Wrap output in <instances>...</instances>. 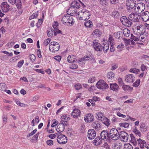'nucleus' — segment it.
<instances>
[{
  "label": "nucleus",
  "mask_w": 149,
  "mask_h": 149,
  "mask_svg": "<svg viewBox=\"0 0 149 149\" xmlns=\"http://www.w3.org/2000/svg\"><path fill=\"white\" fill-rule=\"evenodd\" d=\"M77 17L80 20H86L90 17L91 13L90 12L86 10H82L79 12L77 15Z\"/></svg>",
  "instance_id": "obj_1"
},
{
  "label": "nucleus",
  "mask_w": 149,
  "mask_h": 149,
  "mask_svg": "<svg viewBox=\"0 0 149 149\" xmlns=\"http://www.w3.org/2000/svg\"><path fill=\"white\" fill-rule=\"evenodd\" d=\"M109 136L110 140L111 139L113 140H117L120 138V132L115 128L111 129L109 131Z\"/></svg>",
  "instance_id": "obj_2"
},
{
  "label": "nucleus",
  "mask_w": 149,
  "mask_h": 149,
  "mask_svg": "<svg viewBox=\"0 0 149 149\" xmlns=\"http://www.w3.org/2000/svg\"><path fill=\"white\" fill-rule=\"evenodd\" d=\"M60 45L58 43L55 41L52 42L49 44V49L53 53L58 51L59 50Z\"/></svg>",
  "instance_id": "obj_3"
},
{
  "label": "nucleus",
  "mask_w": 149,
  "mask_h": 149,
  "mask_svg": "<svg viewBox=\"0 0 149 149\" xmlns=\"http://www.w3.org/2000/svg\"><path fill=\"white\" fill-rule=\"evenodd\" d=\"M68 124L67 121L61 120L60 123L57 126V128L56 129L57 132H61L64 130L65 126H67Z\"/></svg>",
  "instance_id": "obj_4"
},
{
  "label": "nucleus",
  "mask_w": 149,
  "mask_h": 149,
  "mask_svg": "<svg viewBox=\"0 0 149 149\" xmlns=\"http://www.w3.org/2000/svg\"><path fill=\"white\" fill-rule=\"evenodd\" d=\"M120 21L123 24L128 27H130L132 24V22L126 16H123L120 19Z\"/></svg>",
  "instance_id": "obj_5"
},
{
  "label": "nucleus",
  "mask_w": 149,
  "mask_h": 149,
  "mask_svg": "<svg viewBox=\"0 0 149 149\" xmlns=\"http://www.w3.org/2000/svg\"><path fill=\"white\" fill-rule=\"evenodd\" d=\"M96 86L98 88L104 90L109 87L108 84L104 80H99L96 84Z\"/></svg>",
  "instance_id": "obj_6"
},
{
  "label": "nucleus",
  "mask_w": 149,
  "mask_h": 149,
  "mask_svg": "<svg viewBox=\"0 0 149 149\" xmlns=\"http://www.w3.org/2000/svg\"><path fill=\"white\" fill-rule=\"evenodd\" d=\"M136 1L135 0H128L126 3L127 8L128 10L133 9L134 10L136 9Z\"/></svg>",
  "instance_id": "obj_7"
},
{
  "label": "nucleus",
  "mask_w": 149,
  "mask_h": 149,
  "mask_svg": "<svg viewBox=\"0 0 149 149\" xmlns=\"http://www.w3.org/2000/svg\"><path fill=\"white\" fill-rule=\"evenodd\" d=\"M57 140L58 143L60 144H65L67 142V139L65 136L60 134L58 136Z\"/></svg>",
  "instance_id": "obj_8"
},
{
  "label": "nucleus",
  "mask_w": 149,
  "mask_h": 149,
  "mask_svg": "<svg viewBox=\"0 0 149 149\" xmlns=\"http://www.w3.org/2000/svg\"><path fill=\"white\" fill-rule=\"evenodd\" d=\"M140 17L138 15V14L134 13H132L128 16V18L131 21L135 22H138L139 21Z\"/></svg>",
  "instance_id": "obj_9"
},
{
  "label": "nucleus",
  "mask_w": 149,
  "mask_h": 149,
  "mask_svg": "<svg viewBox=\"0 0 149 149\" xmlns=\"http://www.w3.org/2000/svg\"><path fill=\"white\" fill-rule=\"evenodd\" d=\"M120 137L121 140L124 142L127 141L129 138V135L128 133L124 131L120 132Z\"/></svg>",
  "instance_id": "obj_10"
},
{
  "label": "nucleus",
  "mask_w": 149,
  "mask_h": 149,
  "mask_svg": "<svg viewBox=\"0 0 149 149\" xmlns=\"http://www.w3.org/2000/svg\"><path fill=\"white\" fill-rule=\"evenodd\" d=\"M100 136L102 139L104 140H110L109 133L107 130H103L100 133Z\"/></svg>",
  "instance_id": "obj_11"
},
{
  "label": "nucleus",
  "mask_w": 149,
  "mask_h": 149,
  "mask_svg": "<svg viewBox=\"0 0 149 149\" xmlns=\"http://www.w3.org/2000/svg\"><path fill=\"white\" fill-rule=\"evenodd\" d=\"M137 9L138 11L136 10V9L134 10V12L135 13L138 12V13H141V12L144 10L145 8V4L142 3H139L137 5Z\"/></svg>",
  "instance_id": "obj_12"
},
{
  "label": "nucleus",
  "mask_w": 149,
  "mask_h": 149,
  "mask_svg": "<svg viewBox=\"0 0 149 149\" xmlns=\"http://www.w3.org/2000/svg\"><path fill=\"white\" fill-rule=\"evenodd\" d=\"M93 45L96 51L99 52L102 51V47L100 44L98 43L97 40H94L93 41Z\"/></svg>",
  "instance_id": "obj_13"
},
{
  "label": "nucleus",
  "mask_w": 149,
  "mask_h": 149,
  "mask_svg": "<svg viewBox=\"0 0 149 149\" xmlns=\"http://www.w3.org/2000/svg\"><path fill=\"white\" fill-rule=\"evenodd\" d=\"M96 136L95 131L93 129L89 130L88 132V137L90 139H94Z\"/></svg>",
  "instance_id": "obj_14"
},
{
  "label": "nucleus",
  "mask_w": 149,
  "mask_h": 149,
  "mask_svg": "<svg viewBox=\"0 0 149 149\" xmlns=\"http://www.w3.org/2000/svg\"><path fill=\"white\" fill-rule=\"evenodd\" d=\"M10 6L7 2H3L1 4V7L3 12H7L10 10Z\"/></svg>",
  "instance_id": "obj_15"
},
{
  "label": "nucleus",
  "mask_w": 149,
  "mask_h": 149,
  "mask_svg": "<svg viewBox=\"0 0 149 149\" xmlns=\"http://www.w3.org/2000/svg\"><path fill=\"white\" fill-rule=\"evenodd\" d=\"M94 120V117L92 114H87L84 117V120L86 122H91Z\"/></svg>",
  "instance_id": "obj_16"
},
{
  "label": "nucleus",
  "mask_w": 149,
  "mask_h": 149,
  "mask_svg": "<svg viewBox=\"0 0 149 149\" xmlns=\"http://www.w3.org/2000/svg\"><path fill=\"white\" fill-rule=\"evenodd\" d=\"M80 4L77 1H74L72 3L71 6L69 8V10H71L72 9H75L76 8L79 9L80 8Z\"/></svg>",
  "instance_id": "obj_17"
},
{
  "label": "nucleus",
  "mask_w": 149,
  "mask_h": 149,
  "mask_svg": "<svg viewBox=\"0 0 149 149\" xmlns=\"http://www.w3.org/2000/svg\"><path fill=\"white\" fill-rule=\"evenodd\" d=\"M141 19L145 22L149 20V12L146 11L143 12L142 14Z\"/></svg>",
  "instance_id": "obj_18"
},
{
  "label": "nucleus",
  "mask_w": 149,
  "mask_h": 149,
  "mask_svg": "<svg viewBox=\"0 0 149 149\" xmlns=\"http://www.w3.org/2000/svg\"><path fill=\"white\" fill-rule=\"evenodd\" d=\"M125 80L127 82L132 83L135 80V77L132 74H128L125 77Z\"/></svg>",
  "instance_id": "obj_19"
},
{
  "label": "nucleus",
  "mask_w": 149,
  "mask_h": 149,
  "mask_svg": "<svg viewBox=\"0 0 149 149\" xmlns=\"http://www.w3.org/2000/svg\"><path fill=\"white\" fill-rule=\"evenodd\" d=\"M81 113L80 111L78 109H74L73 110L72 113V115L73 116L74 118H76L79 116Z\"/></svg>",
  "instance_id": "obj_20"
},
{
  "label": "nucleus",
  "mask_w": 149,
  "mask_h": 149,
  "mask_svg": "<svg viewBox=\"0 0 149 149\" xmlns=\"http://www.w3.org/2000/svg\"><path fill=\"white\" fill-rule=\"evenodd\" d=\"M137 141L138 142L139 146L142 149L144 148V146H145V145L147 144L146 142L144 140L141 139L140 138L137 139Z\"/></svg>",
  "instance_id": "obj_21"
},
{
  "label": "nucleus",
  "mask_w": 149,
  "mask_h": 149,
  "mask_svg": "<svg viewBox=\"0 0 149 149\" xmlns=\"http://www.w3.org/2000/svg\"><path fill=\"white\" fill-rule=\"evenodd\" d=\"M110 88L111 90L115 91H118L119 89L118 86L116 83L110 84Z\"/></svg>",
  "instance_id": "obj_22"
},
{
  "label": "nucleus",
  "mask_w": 149,
  "mask_h": 149,
  "mask_svg": "<svg viewBox=\"0 0 149 149\" xmlns=\"http://www.w3.org/2000/svg\"><path fill=\"white\" fill-rule=\"evenodd\" d=\"M54 31H55L51 27H50L47 30V35L49 37H52L54 35Z\"/></svg>",
  "instance_id": "obj_23"
},
{
  "label": "nucleus",
  "mask_w": 149,
  "mask_h": 149,
  "mask_svg": "<svg viewBox=\"0 0 149 149\" xmlns=\"http://www.w3.org/2000/svg\"><path fill=\"white\" fill-rule=\"evenodd\" d=\"M69 14L66 15L62 17L61 21L63 24L67 25L68 21V19H69Z\"/></svg>",
  "instance_id": "obj_24"
},
{
  "label": "nucleus",
  "mask_w": 149,
  "mask_h": 149,
  "mask_svg": "<svg viewBox=\"0 0 149 149\" xmlns=\"http://www.w3.org/2000/svg\"><path fill=\"white\" fill-rule=\"evenodd\" d=\"M147 128L148 126L145 123H142L140 125V130L143 132L147 131Z\"/></svg>",
  "instance_id": "obj_25"
},
{
  "label": "nucleus",
  "mask_w": 149,
  "mask_h": 149,
  "mask_svg": "<svg viewBox=\"0 0 149 149\" xmlns=\"http://www.w3.org/2000/svg\"><path fill=\"white\" fill-rule=\"evenodd\" d=\"M102 140L99 136L97 137L94 141V143L97 146L100 145L102 143Z\"/></svg>",
  "instance_id": "obj_26"
},
{
  "label": "nucleus",
  "mask_w": 149,
  "mask_h": 149,
  "mask_svg": "<svg viewBox=\"0 0 149 149\" xmlns=\"http://www.w3.org/2000/svg\"><path fill=\"white\" fill-rule=\"evenodd\" d=\"M102 123L106 126H108L110 125V121L107 118L104 117L102 121H101Z\"/></svg>",
  "instance_id": "obj_27"
},
{
  "label": "nucleus",
  "mask_w": 149,
  "mask_h": 149,
  "mask_svg": "<svg viewBox=\"0 0 149 149\" xmlns=\"http://www.w3.org/2000/svg\"><path fill=\"white\" fill-rule=\"evenodd\" d=\"M76 56L74 55H69L68 57V61L69 63L74 62L75 61Z\"/></svg>",
  "instance_id": "obj_28"
},
{
  "label": "nucleus",
  "mask_w": 149,
  "mask_h": 149,
  "mask_svg": "<svg viewBox=\"0 0 149 149\" xmlns=\"http://www.w3.org/2000/svg\"><path fill=\"white\" fill-rule=\"evenodd\" d=\"M131 36L130 38L132 39V40H133L136 41H141V40L140 39V36H136L134 35L132 33H131Z\"/></svg>",
  "instance_id": "obj_29"
},
{
  "label": "nucleus",
  "mask_w": 149,
  "mask_h": 149,
  "mask_svg": "<svg viewBox=\"0 0 149 149\" xmlns=\"http://www.w3.org/2000/svg\"><path fill=\"white\" fill-rule=\"evenodd\" d=\"M96 117L99 120L102 121L103 118V116L101 112H98L96 113Z\"/></svg>",
  "instance_id": "obj_30"
},
{
  "label": "nucleus",
  "mask_w": 149,
  "mask_h": 149,
  "mask_svg": "<svg viewBox=\"0 0 149 149\" xmlns=\"http://www.w3.org/2000/svg\"><path fill=\"white\" fill-rule=\"evenodd\" d=\"M112 15L114 17L116 18H117L120 17V13L117 11H113Z\"/></svg>",
  "instance_id": "obj_31"
},
{
  "label": "nucleus",
  "mask_w": 149,
  "mask_h": 149,
  "mask_svg": "<svg viewBox=\"0 0 149 149\" xmlns=\"http://www.w3.org/2000/svg\"><path fill=\"white\" fill-rule=\"evenodd\" d=\"M109 43L106 42L104 45L102 47V49L105 53L107 52L109 49Z\"/></svg>",
  "instance_id": "obj_32"
},
{
  "label": "nucleus",
  "mask_w": 149,
  "mask_h": 149,
  "mask_svg": "<svg viewBox=\"0 0 149 149\" xmlns=\"http://www.w3.org/2000/svg\"><path fill=\"white\" fill-rule=\"evenodd\" d=\"M101 33L100 32L99 29H95L92 33V35L95 37H98L101 35Z\"/></svg>",
  "instance_id": "obj_33"
},
{
  "label": "nucleus",
  "mask_w": 149,
  "mask_h": 149,
  "mask_svg": "<svg viewBox=\"0 0 149 149\" xmlns=\"http://www.w3.org/2000/svg\"><path fill=\"white\" fill-rule=\"evenodd\" d=\"M123 32L125 36L126 37H129L130 36V31L129 30L125 29H123Z\"/></svg>",
  "instance_id": "obj_34"
},
{
  "label": "nucleus",
  "mask_w": 149,
  "mask_h": 149,
  "mask_svg": "<svg viewBox=\"0 0 149 149\" xmlns=\"http://www.w3.org/2000/svg\"><path fill=\"white\" fill-rule=\"evenodd\" d=\"M114 74L112 72L108 73L107 75V77L109 79L112 80L114 79Z\"/></svg>",
  "instance_id": "obj_35"
},
{
  "label": "nucleus",
  "mask_w": 149,
  "mask_h": 149,
  "mask_svg": "<svg viewBox=\"0 0 149 149\" xmlns=\"http://www.w3.org/2000/svg\"><path fill=\"white\" fill-rule=\"evenodd\" d=\"M84 25L86 27L91 28L93 26L92 22L90 20H89L85 22Z\"/></svg>",
  "instance_id": "obj_36"
},
{
  "label": "nucleus",
  "mask_w": 149,
  "mask_h": 149,
  "mask_svg": "<svg viewBox=\"0 0 149 149\" xmlns=\"http://www.w3.org/2000/svg\"><path fill=\"white\" fill-rule=\"evenodd\" d=\"M124 149H133L132 146L130 143L125 144L124 145Z\"/></svg>",
  "instance_id": "obj_37"
},
{
  "label": "nucleus",
  "mask_w": 149,
  "mask_h": 149,
  "mask_svg": "<svg viewBox=\"0 0 149 149\" xmlns=\"http://www.w3.org/2000/svg\"><path fill=\"white\" fill-rule=\"evenodd\" d=\"M119 125L120 127H123L125 128H127L129 126V124L127 123H120Z\"/></svg>",
  "instance_id": "obj_38"
},
{
  "label": "nucleus",
  "mask_w": 149,
  "mask_h": 149,
  "mask_svg": "<svg viewBox=\"0 0 149 149\" xmlns=\"http://www.w3.org/2000/svg\"><path fill=\"white\" fill-rule=\"evenodd\" d=\"M141 30H140V29H136V30L134 32V34L135 35L139 36L141 37Z\"/></svg>",
  "instance_id": "obj_39"
},
{
  "label": "nucleus",
  "mask_w": 149,
  "mask_h": 149,
  "mask_svg": "<svg viewBox=\"0 0 149 149\" xmlns=\"http://www.w3.org/2000/svg\"><path fill=\"white\" fill-rule=\"evenodd\" d=\"M51 40V39L49 38L45 39L43 42V45L45 46H47L50 43Z\"/></svg>",
  "instance_id": "obj_40"
},
{
  "label": "nucleus",
  "mask_w": 149,
  "mask_h": 149,
  "mask_svg": "<svg viewBox=\"0 0 149 149\" xmlns=\"http://www.w3.org/2000/svg\"><path fill=\"white\" fill-rule=\"evenodd\" d=\"M61 118L62 119V120H64V121L67 122L68 120L70 119V118L69 117H68L66 115H64L62 116H61Z\"/></svg>",
  "instance_id": "obj_41"
},
{
  "label": "nucleus",
  "mask_w": 149,
  "mask_h": 149,
  "mask_svg": "<svg viewBox=\"0 0 149 149\" xmlns=\"http://www.w3.org/2000/svg\"><path fill=\"white\" fill-rule=\"evenodd\" d=\"M139 71H140V70L139 69H136L135 68H131L130 70V72H133L134 73H137Z\"/></svg>",
  "instance_id": "obj_42"
},
{
  "label": "nucleus",
  "mask_w": 149,
  "mask_h": 149,
  "mask_svg": "<svg viewBox=\"0 0 149 149\" xmlns=\"http://www.w3.org/2000/svg\"><path fill=\"white\" fill-rule=\"evenodd\" d=\"M133 132L136 135L138 136L139 137L141 136V133L139 130H137L136 127H135V129L133 130Z\"/></svg>",
  "instance_id": "obj_43"
},
{
  "label": "nucleus",
  "mask_w": 149,
  "mask_h": 149,
  "mask_svg": "<svg viewBox=\"0 0 149 149\" xmlns=\"http://www.w3.org/2000/svg\"><path fill=\"white\" fill-rule=\"evenodd\" d=\"M6 88V84L3 83H1L0 84V90L1 91H5Z\"/></svg>",
  "instance_id": "obj_44"
},
{
  "label": "nucleus",
  "mask_w": 149,
  "mask_h": 149,
  "mask_svg": "<svg viewBox=\"0 0 149 149\" xmlns=\"http://www.w3.org/2000/svg\"><path fill=\"white\" fill-rule=\"evenodd\" d=\"M115 149H120L122 148V145L120 143H116L114 146Z\"/></svg>",
  "instance_id": "obj_45"
},
{
  "label": "nucleus",
  "mask_w": 149,
  "mask_h": 149,
  "mask_svg": "<svg viewBox=\"0 0 149 149\" xmlns=\"http://www.w3.org/2000/svg\"><path fill=\"white\" fill-rule=\"evenodd\" d=\"M140 81L139 79H138L133 84V86L136 87H137L140 84Z\"/></svg>",
  "instance_id": "obj_46"
},
{
  "label": "nucleus",
  "mask_w": 149,
  "mask_h": 149,
  "mask_svg": "<svg viewBox=\"0 0 149 149\" xmlns=\"http://www.w3.org/2000/svg\"><path fill=\"white\" fill-rule=\"evenodd\" d=\"M38 12H37L35 13H33L31 16L29 17V19H31L33 18H35L38 15Z\"/></svg>",
  "instance_id": "obj_47"
},
{
  "label": "nucleus",
  "mask_w": 149,
  "mask_h": 149,
  "mask_svg": "<svg viewBox=\"0 0 149 149\" xmlns=\"http://www.w3.org/2000/svg\"><path fill=\"white\" fill-rule=\"evenodd\" d=\"M74 87L76 90H79L82 88V86L80 83H77L74 85Z\"/></svg>",
  "instance_id": "obj_48"
},
{
  "label": "nucleus",
  "mask_w": 149,
  "mask_h": 149,
  "mask_svg": "<svg viewBox=\"0 0 149 149\" xmlns=\"http://www.w3.org/2000/svg\"><path fill=\"white\" fill-rule=\"evenodd\" d=\"M69 19H68V23L67 25H68L70 24H72V22L73 20V19L72 18V16H69Z\"/></svg>",
  "instance_id": "obj_49"
},
{
  "label": "nucleus",
  "mask_w": 149,
  "mask_h": 149,
  "mask_svg": "<svg viewBox=\"0 0 149 149\" xmlns=\"http://www.w3.org/2000/svg\"><path fill=\"white\" fill-rule=\"evenodd\" d=\"M46 143L48 145L51 146L53 145L54 141L52 140L49 139L47 141Z\"/></svg>",
  "instance_id": "obj_50"
},
{
  "label": "nucleus",
  "mask_w": 149,
  "mask_h": 149,
  "mask_svg": "<svg viewBox=\"0 0 149 149\" xmlns=\"http://www.w3.org/2000/svg\"><path fill=\"white\" fill-rule=\"evenodd\" d=\"M16 102L17 105H19L21 107H25L27 106V105L26 104H24L23 103H22L19 101H16Z\"/></svg>",
  "instance_id": "obj_51"
},
{
  "label": "nucleus",
  "mask_w": 149,
  "mask_h": 149,
  "mask_svg": "<svg viewBox=\"0 0 149 149\" xmlns=\"http://www.w3.org/2000/svg\"><path fill=\"white\" fill-rule=\"evenodd\" d=\"M53 124L51 125V127H54L55 126L58 124V122L57 121L56 119H54L52 120Z\"/></svg>",
  "instance_id": "obj_52"
},
{
  "label": "nucleus",
  "mask_w": 149,
  "mask_h": 149,
  "mask_svg": "<svg viewBox=\"0 0 149 149\" xmlns=\"http://www.w3.org/2000/svg\"><path fill=\"white\" fill-rule=\"evenodd\" d=\"M122 88L125 91H126L129 89L130 87L128 85H123L122 86Z\"/></svg>",
  "instance_id": "obj_53"
},
{
  "label": "nucleus",
  "mask_w": 149,
  "mask_h": 149,
  "mask_svg": "<svg viewBox=\"0 0 149 149\" xmlns=\"http://www.w3.org/2000/svg\"><path fill=\"white\" fill-rule=\"evenodd\" d=\"M100 3L102 5L104 6L107 4V3L106 0H98Z\"/></svg>",
  "instance_id": "obj_54"
},
{
  "label": "nucleus",
  "mask_w": 149,
  "mask_h": 149,
  "mask_svg": "<svg viewBox=\"0 0 149 149\" xmlns=\"http://www.w3.org/2000/svg\"><path fill=\"white\" fill-rule=\"evenodd\" d=\"M114 40V39L112 36L111 35H109V40L108 42H109L110 44H113V42H112Z\"/></svg>",
  "instance_id": "obj_55"
},
{
  "label": "nucleus",
  "mask_w": 149,
  "mask_h": 149,
  "mask_svg": "<svg viewBox=\"0 0 149 149\" xmlns=\"http://www.w3.org/2000/svg\"><path fill=\"white\" fill-rule=\"evenodd\" d=\"M2 119L4 123L6 124L7 122V117L6 115H3L2 116Z\"/></svg>",
  "instance_id": "obj_56"
},
{
  "label": "nucleus",
  "mask_w": 149,
  "mask_h": 149,
  "mask_svg": "<svg viewBox=\"0 0 149 149\" xmlns=\"http://www.w3.org/2000/svg\"><path fill=\"white\" fill-rule=\"evenodd\" d=\"M24 61L23 60H21L18 62L17 64V66L18 67L20 68H21L24 63Z\"/></svg>",
  "instance_id": "obj_57"
},
{
  "label": "nucleus",
  "mask_w": 149,
  "mask_h": 149,
  "mask_svg": "<svg viewBox=\"0 0 149 149\" xmlns=\"http://www.w3.org/2000/svg\"><path fill=\"white\" fill-rule=\"evenodd\" d=\"M78 67V66L77 64H72L70 67V68L71 69H74L77 68Z\"/></svg>",
  "instance_id": "obj_58"
},
{
  "label": "nucleus",
  "mask_w": 149,
  "mask_h": 149,
  "mask_svg": "<svg viewBox=\"0 0 149 149\" xmlns=\"http://www.w3.org/2000/svg\"><path fill=\"white\" fill-rule=\"evenodd\" d=\"M55 22V24L53 25V26L54 29V30L55 31L56 30H57V29L58 28V23L57 22Z\"/></svg>",
  "instance_id": "obj_59"
},
{
  "label": "nucleus",
  "mask_w": 149,
  "mask_h": 149,
  "mask_svg": "<svg viewBox=\"0 0 149 149\" xmlns=\"http://www.w3.org/2000/svg\"><path fill=\"white\" fill-rule=\"evenodd\" d=\"M37 131L36 129L34 130L33 131L31 132L27 136V137H29L33 135Z\"/></svg>",
  "instance_id": "obj_60"
},
{
  "label": "nucleus",
  "mask_w": 149,
  "mask_h": 149,
  "mask_svg": "<svg viewBox=\"0 0 149 149\" xmlns=\"http://www.w3.org/2000/svg\"><path fill=\"white\" fill-rule=\"evenodd\" d=\"M30 60L33 61H34L36 59V56L35 55L33 54H31L30 55Z\"/></svg>",
  "instance_id": "obj_61"
},
{
  "label": "nucleus",
  "mask_w": 149,
  "mask_h": 149,
  "mask_svg": "<svg viewBox=\"0 0 149 149\" xmlns=\"http://www.w3.org/2000/svg\"><path fill=\"white\" fill-rule=\"evenodd\" d=\"M54 58L57 61L59 62L61 61V57L59 55H57L55 56L54 57Z\"/></svg>",
  "instance_id": "obj_62"
},
{
  "label": "nucleus",
  "mask_w": 149,
  "mask_h": 149,
  "mask_svg": "<svg viewBox=\"0 0 149 149\" xmlns=\"http://www.w3.org/2000/svg\"><path fill=\"white\" fill-rule=\"evenodd\" d=\"M119 118L116 117L115 116H114L111 119V121L113 122H118L119 120Z\"/></svg>",
  "instance_id": "obj_63"
},
{
  "label": "nucleus",
  "mask_w": 149,
  "mask_h": 149,
  "mask_svg": "<svg viewBox=\"0 0 149 149\" xmlns=\"http://www.w3.org/2000/svg\"><path fill=\"white\" fill-rule=\"evenodd\" d=\"M95 80V78L94 77H91L88 80V82L89 83H92L94 82Z\"/></svg>",
  "instance_id": "obj_64"
}]
</instances>
